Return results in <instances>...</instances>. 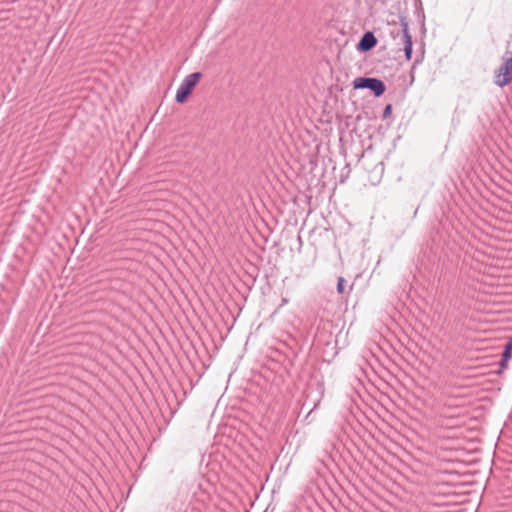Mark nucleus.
I'll return each instance as SVG.
<instances>
[{
  "mask_svg": "<svg viewBox=\"0 0 512 512\" xmlns=\"http://www.w3.org/2000/svg\"><path fill=\"white\" fill-rule=\"evenodd\" d=\"M511 351H512V342H508L505 346V350L503 352V358L504 360H507L511 357Z\"/></svg>",
  "mask_w": 512,
  "mask_h": 512,
  "instance_id": "obj_6",
  "label": "nucleus"
},
{
  "mask_svg": "<svg viewBox=\"0 0 512 512\" xmlns=\"http://www.w3.org/2000/svg\"><path fill=\"white\" fill-rule=\"evenodd\" d=\"M200 78H201V73H199V72H195V73H191V74L187 75L182 80V82L180 83V85L177 89L175 100L178 103H184L186 101L187 97L191 94L192 90L194 89V87L196 86L198 81L200 80Z\"/></svg>",
  "mask_w": 512,
  "mask_h": 512,
  "instance_id": "obj_2",
  "label": "nucleus"
},
{
  "mask_svg": "<svg viewBox=\"0 0 512 512\" xmlns=\"http://www.w3.org/2000/svg\"><path fill=\"white\" fill-rule=\"evenodd\" d=\"M391 113V105H387L384 109V117H387Z\"/></svg>",
  "mask_w": 512,
  "mask_h": 512,
  "instance_id": "obj_8",
  "label": "nucleus"
},
{
  "mask_svg": "<svg viewBox=\"0 0 512 512\" xmlns=\"http://www.w3.org/2000/svg\"><path fill=\"white\" fill-rule=\"evenodd\" d=\"M502 60V64L494 72V83L501 88L512 81V52L506 51Z\"/></svg>",
  "mask_w": 512,
  "mask_h": 512,
  "instance_id": "obj_1",
  "label": "nucleus"
},
{
  "mask_svg": "<svg viewBox=\"0 0 512 512\" xmlns=\"http://www.w3.org/2000/svg\"><path fill=\"white\" fill-rule=\"evenodd\" d=\"M401 28L405 57L407 60H410L412 56V37L409 32L408 23L405 20H401Z\"/></svg>",
  "mask_w": 512,
  "mask_h": 512,
  "instance_id": "obj_4",
  "label": "nucleus"
},
{
  "mask_svg": "<svg viewBox=\"0 0 512 512\" xmlns=\"http://www.w3.org/2000/svg\"><path fill=\"white\" fill-rule=\"evenodd\" d=\"M337 291L343 294L345 291V280L343 277H339L337 281Z\"/></svg>",
  "mask_w": 512,
  "mask_h": 512,
  "instance_id": "obj_7",
  "label": "nucleus"
},
{
  "mask_svg": "<svg viewBox=\"0 0 512 512\" xmlns=\"http://www.w3.org/2000/svg\"><path fill=\"white\" fill-rule=\"evenodd\" d=\"M376 43H377V40H376L375 36L371 32H367L361 38V40L358 44V49L360 51L366 52V51L371 50L373 47H375Z\"/></svg>",
  "mask_w": 512,
  "mask_h": 512,
  "instance_id": "obj_5",
  "label": "nucleus"
},
{
  "mask_svg": "<svg viewBox=\"0 0 512 512\" xmlns=\"http://www.w3.org/2000/svg\"><path fill=\"white\" fill-rule=\"evenodd\" d=\"M353 87L355 89H369L376 97L383 95L385 92L384 83L377 78H364L359 77L353 81Z\"/></svg>",
  "mask_w": 512,
  "mask_h": 512,
  "instance_id": "obj_3",
  "label": "nucleus"
}]
</instances>
